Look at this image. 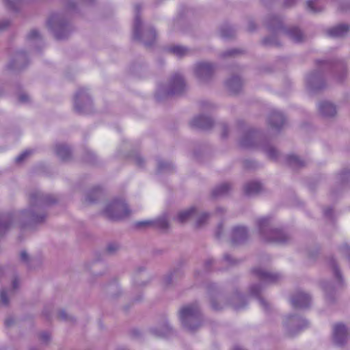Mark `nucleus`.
<instances>
[{
  "instance_id": "nucleus-24",
  "label": "nucleus",
  "mask_w": 350,
  "mask_h": 350,
  "mask_svg": "<svg viewBox=\"0 0 350 350\" xmlns=\"http://www.w3.org/2000/svg\"><path fill=\"white\" fill-rule=\"evenodd\" d=\"M350 27L347 24H339L336 25L327 31V33L330 37L340 38L343 37L349 31Z\"/></svg>"
},
{
  "instance_id": "nucleus-43",
  "label": "nucleus",
  "mask_w": 350,
  "mask_h": 350,
  "mask_svg": "<svg viewBox=\"0 0 350 350\" xmlns=\"http://www.w3.org/2000/svg\"><path fill=\"white\" fill-rule=\"evenodd\" d=\"M243 52H244V51L241 50V49H230V50L225 51L223 53V56L224 57H235L239 55L243 54Z\"/></svg>"
},
{
  "instance_id": "nucleus-9",
  "label": "nucleus",
  "mask_w": 350,
  "mask_h": 350,
  "mask_svg": "<svg viewBox=\"0 0 350 350\" xmlns=\"http://www.w3.org/2000/svg\"><path fill=\"white\" fill-rule=\"evenodd\" d=\"M266 25L272 31H282L293 42L301 43L306 40V36L303 31L297 27H291L284 29L282 25V21L280 17L271 15L266 18Z\"/></svg>"
},
{
  "instance_id": "nucleus-52",
  "label": "nucleus",
  "mask_w": 350,
  "mask_h": 350,
  "mask_svg": "<svg viewBox=\"0 0 350 350\" xmlns=\"http://www.w3.org/2000/svg\"><path fill=\"white\" fill-rule=\"evenodd\" d=\"M119 288L116 284H113L107 287V291L109 294L111 295V297H117L116 294H114V292L118 291Z\"/></svg>"
},
{
  "instance_id": "nucleus-25",
  "label": "nucleus",
  "mask_w": 350,
  "mask_h": 350,
  "mask_svg": "<svg viewBox=\"0 0 350 350\" xmlns=\"http://www.w3.org/2000/svg\"><path fill=\"white\" fill-rule=\"evenodd\" d=\"M243 86V81L239 76H233L226 81V87L232 93H238Z\"/></svg>"
},
{
  "instance_id": "nucleus-1",
  "label": "nucleus",
  "mask_w": 350,
  "mask_h": 350,
  "mask_svg": "<svg viewBox=\"0 0 350 350\" xmlns=\"http://www.w3.org/2000/svg\"><path fill=\"white\" fill-rule=\"evenodd\" d=\"M57 199L53 195L44 194L33 190L29 193V206L17 213L0 212V239L9 230L14 221L21 228L44 222L47 214V206L56 203Z\"/></svg>"
},
{
  "instance_id": "nucleus-29",
  "label": "nucleus",
  "mask_w": 350,
  "mask_h": 350,
  "mask_svg": "<svg viewBox=\"0 0 350 350\" xmlns=\"http://www.w3.org/2000/svg\"><path fill=\"white\" fill-rule=\"evenodd\" d=\"M150 332L153 335L159 337L169 336L173 333L172 327L167 323L161 327L152 328Z\"/></svg>"
},
{
  "instance_id": "nucleus-14",
  "label": "nucleus",
  "mask_w": 350,
  "mask_h": 350,
  "mask_svg": "<svg viewBox=\"0 0 350 350\" xmlns=\"http://www.w3.org/2000/svg\"><path fill=\"white\" fill-rule=\"evenodd\" d=\"M196 77L200 83L210 81L215 72V66L208 62H200L193 66Z\"/></svg>"
},
{
  "instance_id": "nucleus-60",
  "label": "nucleus",
  "mask_w": 350,
  "mask_h": 350,
  "mask_svg": "<svg viewBox=\"0 0 350 350\" xmlns=\"http://www.w3.org/2000/svg\"><path fill=\"white\" fill-rule=\"evenodd\" d=\"M40 338L44 342H46L50 339V334L47 332H42L40 335Z\"/></svg>"
},
{
  "instance_id": "nucleus-23",
  "label": "nucleus",
  "mask_w": 350,
  "mask_h": 350,
  "mask_svg": "<svg viewBox=\"0 0 350 350\" xmlns=\"http://www.w3.org/2000/svg\"><path fill=\"white\" fill-rule=\"evenodd\" d=\"M319 110L325 118L334 117L336 114V106L329 101L323 100L319 103Z\"/></svg>"
},
{
  "instance_id": "nucleus-61",
  "label": "nucleus",
  "mask_w": 350,
  "mask_h": 350,
  "mask_svg": "<svg viewBox=\"0 0 350 350\" xmlns=\"http://www.w3.org/2000/svg\"><path fill=\"white\" fill-rule=\"evenodd\" d=\"M10 23L8 20H4L0 22V31H3L9 25Z\"/></svg>"
},
{
  "instance_id": "nucleus-13",
  "label": "nucleus",
  "mask_w": 350,
  "mask_h": 350,
  "mask_svg": "<svg viewBox=\"0 0 350 350\" xmlns=\"http://www.w3.org/2000/svg\"><path fill=\"white\" fill-rule=\"evenodd\" d=\"M327 264L333 271V273L335 279L337 280L336 286H333L331 284L324 283L323 284V288L325 293L326 297L329 301H332V293L336 291L344 286V281L342 279V274L338 268L336 260L332 258H329L327 260Z\"/></svg>"
},
{
  "instance_id": "nucleus-55",
  "label": "nucleus",
  "mask_w": 350,
  "mask_h": 350,
  "mask_svg": "<svg viewBox=\"0 0 350 350\" xmlns=\"http://www.w3.org/2000/svg\"><path fill=\"white\" fill-rule=\"evenodd\" d=\"M133 160L138 167H142L144 166V159L139 154L135 155L133 157Z\"/></svg>"
},
{
  "instance_id": "nucleus-44",
  "label": "nucleus",
  "mask_w": 350,
  "mask_h": 350,
  "mask_svg": "<svg viewBox=\"0 0 350 350\" xmlns=\"http://www.w3.org/2000/svg\"><path fill=\"white\" fill-rule=\"evenodd\" d=\"M340 180L342 181V184L350 183V170H344L340 174Z\"/></svg>"
},
{
  "instance_id": "nucleus-39",
  "label": "nucleus",
  "mask_w": 350,
  "mask_h": 350,
  "mask_svg": "<svg viewBox=\"0 0 350 350\" xmlns=\"http://www.w3.org/2000/svg\"><path fill=\"white\" fill-rule=\"evenodd\" d=\"M262 44L266 46H278L280 42L275 36L266 37L262 40Z\"/></svg>"
},
{
  "instance_id": "nucleus-54",
  "label": "nucleus",
  "mask_w": 350,
  "mask_h": 350,
  "mask_svg": "<svg viewBox=\"0 0 350 350\" xmlns=\"http://www.w3.org/2000/svg\"><path fill=\"white\" fill-rule=\"evenodd\" d=\"M85 159L88 163H94L96 161V156L93 152L87 151L85 153Z\"/></svg>"
},
{
  "instance_id": "nucleus-22",
  "label": "nucleus",
  "mask_w": 350,
  "mask_h": 350,
  "mask_svg": "<svg viewBox=\"0 0 350 350\" xmlns=\"http://www.w3.org/2000/svg\"><path fill=\"white\" fill-rule=\"evenodd\" d=\"M184 272L182 269H178L165 275L163 278V285L165 287H170L183 278Z\"/></svg>"
},
{
  "instance_id": "nucleus-34",
  "label": "nucleus",
  "mask_w": 350,
  "mask_h": 350,
  "mask_svg": "<svg viewBox=\"0 0 350 350\" xmlns=\"http://www.w3.org/2000/svg\"><path fill=\"white\" fill-rule=\"evenodd\" d=\"M169 50L172 53L178 57L186 56L190 53V50L189 49L180 45L172 46Z\"/></svg>"
},
{
  "instance_id": "nucleus-18",
  "label": "nucleus",
  "mask_w": 350,
  "mask_h": 350,
  "mask_svg": "<svg viewBox=\"0 0 350 350\" xmlns=\"http://www.w3.org/2000/svg\"><path fill=\"white\" fill-rule=\"evenodd\" d=\"M248 230L245 226H237L232 228L230 234V239L232 244H243L248 239Z\"/></svg>"
},
{
  "instance_id": "nucleus-30",
  "label": "nucleus",
  "mask_w": 350,
  "mask_h": 350,
  "mask_svg": "<svg viewBox=\"0 0 350 350\" xmlns=\"http://www.w3.org/2000/svg\"><path fill=\"white\" fill-rule=\"evenodd\" d=\"M231 185L228 183H224L216 187L212 191V196L214 198H218L227 195L231 190Z\"/></svg>"
},
{
  "instance_id": "nucleus-10",
  "label": "nucleus",
  "mask_w": 350,
  "mask_h": 350,
  "mask_svg": "<svg viewBox=\"0 0 350 350\" xmlns=\"http://www.w3.org/2000/svg\"><path fill=\"white\" fill-rule=\"evenodd\" d=\"M141 9L142 5L139 3L135 5L133 39L142 40L146 46L149 47L152 45L156 40V31L153 28L148 27L141 33L142 24L139 16Z\"/></svg>"
},
{
  "instance_id": "nucleus-42",
  "label": "nucleus",
  "mask_w": 350,
  "mask_h": 350,
  "mask_svg": "<svg viewBox=\"0 0 350 350\" xmlns=\"http://www.w3.org/2000/svg\"><path fill=\"white\" fill-rule=\"evenodd\" d=\"M27 40L29 42H35L36 43H40L42 42L41 37L39 32L36 30H31L27 35Z\"/></svg>"
},
{
  "instance_id": "nucleus-48",
  "label": "nucleus",
  "mask_w": 350,
  "mask_h": 350,
  "mask_svg": "<svg viewBox=\"0 0 350 350\" xmlns=\"http://www.w3.org/2000/svg\"><path fill=\"white\" fill-rule=\"evenodd\" d=\"M32 153L31 150H25L21 154H19L15 159L16 163H21L24 160H25L29 156H30Z\"/></svg>"
},
{
  "instance_id": "nucleus-31",
  "label": "nucleus",
  "mask_w": 350,
  "mask_h": 350,
  "mask_svg": "<svg viewBox=\"0 0 350 350\" xmlns=\"http://www.w3.org/2000/svg\"><path fill=\"white\" fill-rule=\"evenodd\" d=\"M174 170V165L172 163L163 160L158 159L157 160V174H163V173H168L172 172Z\"/></svg>"
},
{
  "instance_id": "nucleus-38",
  "label": "nucleus",
  "mask_w": 350,
  "mask_h": 350,
  "mask_svg": "<svg viewBox=\"0 0 350 350\" xmlns=\"http://www.w3.org/2000/svg\"><path fill=\"white\" fill-rule=\"evenodd\" d=\"M318 1L319 0H308L306 3L307 9L312 13L322 11L323 8L318 5Z\"/></svg>"
},
{
  "instance_id": "nucleus-2",
  "label": "nucleus",
  "mask_w": 350,
  "mask_h": 350,
  "mask_svg": "<svg viewBox=\"0 0 350 350\" xmlns=\"http://www.w3.org/2000/svg\"><path fill=\"white\" fill-rule=\"evenodd\" d=\"M318 64H320L321 70H317L310 73L307 75L306 79V87L310 93H316L325 87V82L321 68H327L332 66L334 67L335 71L340 69V72L337 77V80L339 82H342L347 75L345 66L342 62H340L337 65H334L332 63L327 61H318Z\"/></svg>"
},
{
  "instance_id": "nucleus-32",
  "label": "nucleus",
  "mask_w": 350,
  "mask_h": 350,
  "mask_svg": "<svg viewBox=\"0 0 350 350\" xmlns=\"http://www.w3.org/2000/svg\"><path fill=\"white\" fill-rule=\"evenodd\" d=\"M288 164L293 168H301L306 165V161L295 155H289L286 158Z\"/></svg>"
},
{
  "instance_id": "nucleus-17",
  "label": "nucleus",
  "mask_w": 350,
  "mask_h": 350,
  "mask_svg": "<svg viewBox=\"0 0 350 350\" xmlns=\"http://www.w3.org/2000/svg\"><path fill=\"white\" fill-rule=\"evenodd\" d=\"M311 297L309 294L298 291L291 298V303L295 308H306L311 304Z\"/></svg>"
},
{
  "instance_id": "nucleus-41",
  "label": "nucleus",
  "mask_w": 350,
  "mask_h": 350,
  "mask_svg": "<svg viewBox=\"0 0 350 350\" xmlns=\"http://www.w3.org/2000/svg\"><path fill=\"white\" fill-rule=\"evenodd\" d=\"M3 3L7 9L12 11H17L19 9V0H3Z\"/></svg>"
},
{
  "instance_id": "nucleus-28",
  "label": "nucleus",
  "mask_w": 350,
  "mask_h": 350,
  "mask_svg": "<svg viewBox=\"0 0 350 350\" xmlns=\"http://www.w3.org/2000/svg\"><path fill=\"white\" fill-rule=\"evenodd\" d=\"M263 189L262 185L258 181H250L244 186V192L247 196H251L260 193Z\"/></svg>"
},
{
  "instance_id": "nucleus-49",
  "label": "nucleus",
  "mask_w": 350,
  "mask_h": 350,
  "mask_svg": "<svg viewBox=\"0 0 350 350\" xmlns=\"http://www.w3.org/2000/svg\"><path fill=\"white\" fill-rule=\"evenodd\" d=\"M57 317L60 320L65 321H73V317L66 313L65 310H59Z\"/></svg>"
},
{
  "instance_id": "nucleus-50",
  "label": "nucleus",
  "mask_w": 350,
  "mask_h": 350,
  "mask_svg": "<svg viewBox=\"0 0 350 350\" xmlns=\"http://www.w3.org/2000/svg\"><path fill=\"white\" fill-rule=\"evenodd\" d=\"M153 221L152 220H146L139 221L135 224V227L139 229L146 228L148 227H152Z\"/></svg>"
},
{
  "instance_id": "nucleus-7",
  "label": "nucleus",
  "mask_w": 350,
  "mask_h": 350,
  "mask_svg": "<svg viewBox=\"0 0 350 350\" xmlns=\"http://www.w3.org/2000/svg\"><path fill=\"white\" fill-rule=\"evenodd\" d=\"M257 226L262 239L265 241L283 244L291 240V237L288 234L273 228L269 218L263 217L258 219Z\"/></svg>"
},
{
  "instance_id": "nucleus-56",
  "label": "nucleus",
  "mask_w": 350,
  "mask_h": 350,
  "mask_svg": "<svg viewBox=\"0 0 350 350\" xmlns=\"http://www.w3.org/2000/svg\"><path fill=\"white\" fill-rule=\"evenodd\" d=\"M342 254L347 256L350 259V247L347 244H343L340 247Z\"/></svg>"
},
{
  "instance_id": "nucleus-45",
  "label": "nucleus",
  "mask_w": 350,
  "mask_h": 350,
  "mask_svg": "<svg viewBox=\"0 0 350 350\" xmlns=\"http://www.w3.org/2000/svg\"><path fill=\"white\" fill-rule=\"evenodd\" d=\"M120 249V245L118 243H109L107 248H106V252L109 255H113L116 252H117Z\"/></svg>"
},
{
  "instance_id": "nucleus-21",
  "label": "nucleus",
  "mask_w": 350,
  "mask_h": 350,
  "mask_svg": "<svg viewBox=\"0 0 350 350\" xmlns=\"http://www.w3.org/2000/svg\"><path fill=\"white\" fill-rule=\"evenodd\" d=\"M190 126L193 129H200L203 130L209 129L212 127L213 122L211 118L204 116H198L190 121Z\"/></svg>"
},
{
  "instance_id": "nucleus-8",
  "label": "nucleus",
  "mask_w": 350,
  "mask_h": 350,
  "mask_svg": "<svg viewBox=\"0 0 350 350\" xmlns=\"http://www.w3.org/2000/svg\"><path fill=\"white\" fill-rule=\"evenodd\" d=\"M179 318L183 327L193 332L202 325V314L197 303H193L182 307L179 311Z\"/></svg>"
},
{
  "instance_id": "nucleus-40",
  "label": "nucleus",
  "mask_w": 350,
  "mask_h": 350,
  "mask_svg": "<svg viewBox=\"0 0 350 350\" xmlns=\"http://www.w3.org/2000/svg\"><path fill=\"white\" fill-rule=\"evenodd\" d=\"M220 33L222 38L230 39L235 36V31L232 27H224L221 29Z\"/></svg>"
},
{
  "instance_id": "nucleus-3",
  "label": "nucleus",
  "mask_w": 350,
  "mask_h": 350,
  "mask_svg": "<svg viewBox=\"0 0 350 350\" xmlns=\"http://www.w3.org/2000/svg\"><path fill=\"white\" fill-rule=\"evenodd\" d=\"M206 288L210 297L211 308L215 310H220L227 305L230 306L236 310H239L246 306L247 303L244 297L239 293H234L229 302L226 303L224 301V296L217 292V286L215 284H208Z\"/></svg>"
},
{
  "instance_id": "nucleus-20",
  "label": "nucleus",
  "mask_w": 350,
  "mask_h": 350,
  "mask_svg": "<svg viewBox=\"0 0 350 350\" xmlns=\"http://www.w3.org/2000/svg\"><path fill=\"white\" fill-rule=\"evenodd\" d=\"M267 122L272 129L279 131L285 125L286 118L281 112L273 111L267 118Z\"/></svg>"
},
{
  "instance_id": "nucleus-35",
  "label": "nucleus",
  "mask_w": 350,
  "mask_h": 350,
  "mask_svg": "<svg viewBox=\"0 0 350 350\" xmlns=\"http://www.w3.org/2000/svg\"><path fill=\"white\" fill-rule=\"evenodd\" d=\"M213 265V260L212 258H207L204 263V271L201 272L199 270H196L194 272V277L196 280H200L203 278L206 272L211 270V267Z\"/></svg>"
},
{
  "instance_id": "nucleus-53",
  "label": "nucleus",
  "mask_w": 350,
  "mask_h": 350,
  "mask_svg": "<svg viewBox=\"0 0 350 350\" xmlns=\"http://www.w3.org/2000/svg\"><path fill=\"white\" fill-rule=\"evenodd\" d=\"M147 284H148L147 281L146 282H145V281L142 282L140 278H139L137 276H135V278L134 279V281H133L134 287H135V288L136 290H137L139 288H140L142 286H146Z\"/></svg>"
},
{
  "instance_id": "nucleus-4",
  "label": "nucleus",
  "mask_w": 350,
  "mask_h": 350,
  "mask_svg": "<svg viewBox=\"0 0 350 350\" xmlns=\"http://www.w3.org/2000/svg\"><path fill=\"white\" fill-rule=\"evenodd\" d=\"M253 273L260 280L261 283L252 285L250 288V294L256 297L261 306L265 311H267L269 308V304L265 299L260 296V293L262 288V284H274L280 280L282 275L280 273H273L262 268L254 269Z\"/></svg>"
},
{
  "instance_id": "nucleus-51",
  "label": "nucleus",
  "mask_w": 350,
  "mask_h": 350,
  "mask_svg": "<svg viewBox=\"0 0 350 350\" xmlns=\"http://www.w3.org/2000/svg\"><path fill=\"white\" fill-rule=\"evenodd\" d=\"M224 232V225L222 223H220L217 226V228L215 231V237L216 239H219L222 237Z\"/></svg>"
},
{
  "instance_id": "nucleus-63",
  "label": "nucleus",
  "mask_w": 350,
  "mask_h": 350,
  "mask_svg": "<svg viewBox=\"0 0 350 350\" xmlns=\"http://www.w3.org/2000/svg\"><path fill=\"white\" fill-rule=\"evenodd\" d=\"M324 215L326 217H332V213H333V210L332 208H326L324 209Z\"/></svg>"
},
{
  "instance_id": "nucleus-5",
  "label": "nucleus",
  "mask_w": 350,
  "mask_h": 350,
  "mask_svg": "<svg viewBox=\"0 0 350 350\" xmlns=\"http://www.w3.org/2000/svg\"><path fill=\"white\" fill-rule=\"evenodd\" d=\"M260 133L253 129L246 131L239 140V145L243 148H252L259 146L267 156L272 160H276L279 157L278 150L266 141L260 142Z\"/></svg>"
},
{
  "instance_id": "nucleus-26",
  "label": "nucleus",
  "mask_w": 350,
  "mask_h": 350,
  "mask_svg": "<svg viewBox=\"0 0 350 350\" xmlns=\"http://www.w3.org/2000/svg\"><path fill=\"white\" fill-rule=\"evenodd\" d=\"M56 155L62 161H68L72 155L70 148L64 144H57L55 146Z\"/></svg>"
},
{
  "instance_id": "nucleus-27",
  "label": "nucleus",
  "mask_w": 350,
  "mask_h": 350,
  "mask_svg": "<svg viewBox=\"0 0 350 350\" xmlns=\"http://www.w3.org/2000/svg\"><path fill=\"white\" fill-rule=\"evenodd\" d=\"M27 64L26 55L23 52H18L14 59L10 63L9 68L12 70H21Z\"/></svg>"
},
{
  "instance_id": "nucleus-47",
  "label": "nucleus",
  "mask_w": 350,
  "mask_h": 350,
  "mask_svg": "<svg viewBox=\"0 0 350 350\" xmlns=\"http://www.w3.org/2000/svg\"><path fill=\"white\" fill-rule=\"evenodd\" d=\"M9 304L7 291L5 289H1L0 292V305L6 306Z\"/></svg>"
},
{
  "instance_id": "nucleus-57",
  "label": "nucleus",
  "mask_w": 350,
  "mask_h": 350,
  "mask_svg": "<svg viewBox=\"0 0 350 350\" xmlns=\"http://www.w3.org/2000/svg\"><path fill=\"white\" fill-rule=\"evenodd\" d=\"M224 261L230 265H233L237 263V260H234L231 256L229 254H225L224 256Z\"/></svg>"
},
{
  "instance_id": "nucleus-37",
  "label": "nucleus",
  "mask_w": 350,
  "mask_h": 350,
  "mask_svg": "<svg viewBox=\"0 0 350 350\" xmlns=\"http://www.w3.org/2000/svg\"><path fill=\"white\" fill-rule=\"evenodd\" d=\"M152 221H153L152 227L161 230H166L169 227L168 220L165 215H163L162 217Z\"/></svg>"
},
{
  "instance_id": "nucleus-11",
  "label": "nucleus",
  "mask_w": 350,
  "mask_h": 350,
  "mask_svg": "<svg viewBox=\"0 0 350 350\" xmlns=\"http://www.w3.org/2000/svg\"><path fill=\"white\" fill-rule=\"evenodd\" d=\"M48 25L58 40L67 38L71 31L67 19L61 14L51 15L48 21Z\"/></svg>"
},
{
  "instance_id": "nucleus-62",
  "label": "nucleus",
  "mask_w": 350,
  "mask_h": 350,
  "mask_svg": "<svg viewBox=\"0 0 350 350\" xmlns=\"http://www.w3.org/2000/svg\"><path fill=\"white\" fill-rule=\"evenodd\" d=\"M20 258L21 260L27 263L29 261V256L25 251H23L21 252Z\"/></svg>"
},
{
  "instance_id": "nucleus-46",
  "label": "nucleus",
  "mask_w": 350,
  "mask_h": 350,
  "mask_svg": "<svg viewBox=\"0 0 350 350\" xmlns=\"http://www.w3.org/2000/svg\"><path fill=\"white\" fill-rule=\"evenodd\" d=\"M209 214H208L207 213H202L199 215L196 221V226L199 228L202 226L206 223Z\"/></svg>"
},
{
  "instance_id": "nucleus-36",
  "label": "nucleus",
  "mask_w": 350,
  "mask_h": 350,
  "mask_svg": "<svg viewBox=\"0 0 350 350\" xmlns=\"http://www.w3.org/2000/svg\"><path fill=\"white\" fill-rule=\"evenodd\" d=\"M100 187L93 188L86 196L85 202L87 203L95 202L101 195Z\"/></svg>"
},
{
  "instance_id": "nucleus-33",
  "label": "nucleus",
  "mask_w": 350,
  "mask_h": 350,
  "mask_svg": "<svg viewBox=\"0 0 350 350\" xmlns=\"http://www.w3.org/2000/svg\"><path fill=\"white\" fill-rule=\"evenodd\" d=\"M196 212V208L194 207H191L187 210L180 211L178 216L177 220L180 223L186 222L189 218H191Z\"/></svg>"
},
{
  "instance_id": "nucleus-6",
  "label": "nucleus",
  "mask_w": 350,
  "mask_h": 350,
  "mask_svg": "<svg viewBox=\"0 0 350 350\" xmlns=\"http://www.w3.org/2000/svg\"><path fill=\"white\" fill-rule=\"evenodd\" d=\"M185 89L186 83L183 76L176 72L171 76L167 83L159 86L155 96L158 101H163L182 94Z\"/></svg>"
},
{
  "instance_id": "nucleus-16",
  "label": "nucleus",
  "mask_w": 350,
  "mask_h": 350,
  "mask_svg": "<svg viewBox=\"0 0 350 350\" xmlns=\"http://www.w3.org/2000/svg\"><path fill=\"white\" fill-rule=\"evenodd\" d=\"M307 320L298 316H289L285 322L286 327L290 334L293 335L308 326Z\"/></svg>"
},
{
  "instance_id": "nucleus-64",
  "label": "nucleus",
  "mask_w": 350,
  "mask_h": 350,
  "mask_svg": "<svg viewBox=\"0 0 350 350\" xmlns=\"http://www.w3.org/2000/svg\"><path fill=\"white\" fill-rule=\"evenodd\" d=\"M256 29V25L254 21H250L247 24V31H253Z\"/></svg>"
},
{
  "instance_id": "nucleus-12",
  "label": "nucleus",
  "mask_w": 350,
  "mask_h": 350,
  "mask_svg": "<svg viewBox=\"0 0 350 350\" xmlns=\"http://www.w3.org/2000/svg\"><path fill=\"white\" fill-rule=\"evenodd\" d=\"M131 213L127 204L123 200H114L105 207L104 214L111 219H120Z\"/></svg>"
},
{
  "instance_id": "nucleus-59",
  "label": "nucleus",
  "mask_w": 350,
  "mask_h": 350,
  "mask_svg": "<svg viewBox=\"0 0 350 350\" xmlns=\"http://www.w3.org/2000/svg\"><path fill=\"white\" fill-rule=\"evenodd\" d=\"M18 100L21 103H25L29 100V96L25 93H22L19 95Z\"/></svg>"
},
{
  "instance_id": "nucleus-15",
  "label": "nucleus",
  "mask_w": 350,
  "mask_h": 350,
  "mask_svg": "<svg viewBox=\"0 0 350 350\" xmlns=\"http://www.w3.org/2000/svg\"><path fill=\"white\" fill-rule=\"evenodd\" d=\"M92 109L90 97L83 88L79 89L75 97V110L80 114H83L90 113Z\"/></svg>"
},
{
  "instance_id": "nucleus-58",
  "label": "nucleus",
  "mask_w": 350,
  "mask_h": 350,
  "mask_svg": "<svg viewBox=\"0 0 350 350\" xmlns=\"http://www.w3.org/2000/svg\"><path fill=\"white\" fill-rule=\"evenodd\" d=\"M221 137L223 138H226L228 137V127L226 124L221 123Z\"/></svg>"
},
{
  "instance_id": "nucleus-19",
  "label": "nucleus",
  "mask_w": 350,
  "mask_h": 350,
  "mask_svg": "<svg viewBox=\"0 0 350 350\" xmlns=\"http://www.w3.org/2000/svg\"><path fill=\"white\" fill-rule=\"evenodd\" d=\"M348 338V330L342 323H337L333 327L334 342L338 345H343Z\"/></svg>"
}]
</instances>
